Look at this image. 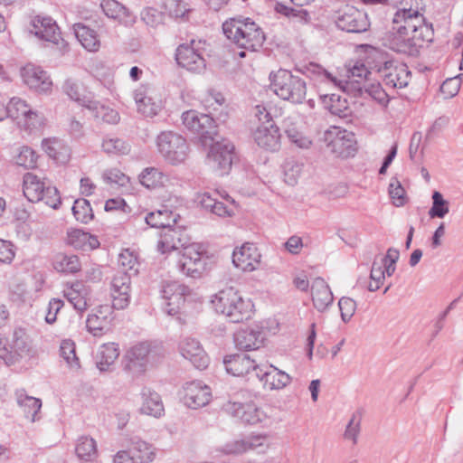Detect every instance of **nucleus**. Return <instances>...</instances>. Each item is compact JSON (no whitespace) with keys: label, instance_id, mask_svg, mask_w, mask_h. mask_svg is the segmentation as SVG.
Instances as JSON below:
<instances>
[{"label":"nucleus","instance_id":"obj_13","mask_svg":"<svg viewBox=\"0 0 463 463\" xmlns=\"http://www.w3.org/2000/svg\"><path fill=\"white\" fill-rule=\"evenodd\" d=\"M133 96L137 112L144 117L153 118L163 109L162 99L149 85H140L134 90Z\"/></svg>","mask_w":463,"mask_h":463},{"label":"nucleus","instance_id":"obj_11","mask_svg":"<svg viewBox=\"0 0 463 463\" xmlns=\"http://www.w3.org/2000/svg\"><path fill=\"white\" fill-rule=\"evenodd\" d=\"M156 350L148 343H139L131 347L124 356L125 370L139 374L145 372L147 364L156 361Z\"/></svg>","mask_w":463,"mask_h":463},{"label":"nucleus","instance_id":"obj_48","mask_svg":"<svg viewBox=\"0 0 463 463\" xmlns=\"http://www.w3.org/2000/svg\"><path fill=\"white\" fill-rule=\"evenodd\" d=\"M101 148L104 153L109 156L127 155L130 151V146L126 141L111 136H107L103 138Z\"/></svg>","mask_w":463,"mask_h":463},{"label":"nucleus","instance_id":"obj_14","mask_svg":"<svg viewBox=\"0 0 463 463\" xmlns=\"http://www.w3.org/2000/svg\"><path fill=\"white\" fill-rule=\"evenodd\" d=\"M371 74L363 62L356 61L347 69L345 79L337 78L336 87L354 96H361L364 84L370 80Z\"/></svg>","mask_w":463,"mask_h":463},{"label":"nucleus","instance_id":"obj_49","mask_svg":"<svg viewBox=\"0 0 463 463\" xmlns=\"http://www.w3.org/2000/svg\"><path fill=\"white\" fill-rule=\"evenodd\" d=\"M64 92L70 99L75 100L81 106L86 108V103L91 100V98L85 94V90L82 84L79 81L68 79L63 84Z\"/></svg>","mask_w":463,"mask_h":463},{"label":"nucleus","instance_id":"obj_24","mask_svg":"<svg viewBox=\"0 0 463 463\" xmlns=\"http://www.w3.org/2000/svg\"><path fill=\"white\" fill-rule=\"evenodd\" d=\"M179 351L195 368L203 370L208 366L209 358L198 340L192 337L184 338L179 344Z\"/></svg>","mask_w":463,"mask_h":463},{"label":"nucleus","instance_id":"obj_19","mask_svg":"<svg viewBox=\"0 0 463 463\" xmlns=\"http://www.w3.org/2000/svg\"><path fill=\"white\" fill-rule=\"evenodd\" d=\"M261 254L253 243L246 242L234 249L232 263L242 271L250 272L260 267Z\"/></svg>","mask_w":463,"mask_h":463},{"label":"nucleus","instance_id":"obj_26","mask_svg":"<svg viewBox=\"0 0 463 463\" xmlns=\"http://www.w3.org/2000/svg\"><path fill=\"white\" fill-rule=\"evenodd\" d=\"M225 411L247 424H257L265 418V413L254 403L228 402Z\"/></svg>","mask_w":463,"mask_h":463},{"label":"nucleus","instance_id":"obj_33","mask_svg":"<svg viewBox=\"0 0 463 463\" xmlns=\"http://www.w3.org/2000/svg\"><path fill=\"white\" fill-rule=\"evenodd\" d=\"M14 397L17 405L22 409L25 418L29 419L32 422L40 419L38 416L42 408V401L40 399L28 395L23 388L15 391Z\"/></svg>","mask_w":463,"mask_h":463},{"label":"nucleus","instance_id":"obj_51","mask_svg":"<svg viewBox=\"0 0 463 463\" xmlns=\"http://www.w3.org/2000/svg\"><path fill=\"white\" fill-rule=\"evenodd\" d=\"M60 354L72 370L80 368V359L76 355L75 344L71 339H64L60 345Z\"/></svg>","mask_w":463,"mask_h":463},{"label":"nucleus","instance_id":"obj_40","mask_svg":"<svg viewBox=\"0 0 463 463\" xmlns=\"http://www.w3.org/2000/svg\"><path fill=\"white\" fill-rule=\"evenodd\" d=\"M75 36L81 45L89 52H97L100 46V42L97 33L82 24H76L74 25Z\"/></svg>","mask_w":463,"mask_h":463},{"label":"nucleus","instance_id":"obj_4","mask_svg":"<svg viewBox=\"0 0 463 463\" xmlns=\"http://www.w3.org/2000/svg\"><path fill=\"white\" fill-rule=\"evenodd\" d=\"M270 87L277 96L284 100L300 104L306 99L307 84L299 76L287 70H279L269 74Z\"/></svg>","mask_w":463,"mask_h":463},{"label":"nucleus","instance_id":"obj_9","mask_svg":"<svg viewBox=\"0 0 463 463\" xmlns=\"http://www.w3.org/2000/svg\"><path fill=\"white\" fill-rule=\"evenodd\" d=\"M324 141L330 153L335 156L346 158L356 151L353 132L333 126L324 133Z\"/></svg>","mask_w":463,"mask_h":463},{"label":"nucleus","instance_id":"obj_28","mask_svg":"<svg viewBox=\"0 0 463 463\" xmlns=\"http://www.w3.org/2000/svg\"><path fill=\"white\" fill-rule=\"evenodd\" d=\"M257 379L263 383L264 387L269 390L283 389L291 381L290 376L284 371L273 365L267 366L265 364H261V371L260 373L257 374Z\"/></svg>","mask_w":463,"mask_h":463},{"label":"nucleus","instance_id":"obj_20","mask_svg":"<svg viewBox=\"0 0 463 463\" xmlns=\"http://www.w3.org/2000/svg\"><path fill=\"white\" fill-rule=\"evenodd\" d=\"M131 274L117 271L111 282L112 307L124 309L129 305Z\"/></svg>","mask_w":463,"mask_h":463},{"label":"nucleus","instance_id":"obj_12","mask_svg":"<svg viewBox=\"0 0 463 463\" xmlns=\"http://www.w3.org/2000/svg\"><path fill=\"white\" fill-rule=\"evenodd\" d=\"M208 146H210V150L207 157L211 166L221 174L228 173L232 168L234 156L233 144L230 140L222 138L220 141L212 142Z\"/></svg>","mask_w":463,"mask_h":463},{"label":"nucleus","instance_id":"obj_32","mask_svg":"<svg viewBox=\"0 0 463 463\" xmlns=\"http://www.w3.org/2000/svg\"><path fill=\"white\" fill-rule=\"evenodd\" d=\"M90 289L81 281H76L63 290L64 298L80 313L88 308Z\"/></svg>","mask_w":463,"mask_h":463},{"label":"nucleus","instance_id":"obj_31","mask_svg":"<svg viewBox=\"0 0 463 463\" xmlns=\"http://www.w3.org/2000/svg\"><path fill=\"white\" fill-rule=\"evenodd\" d=\"M264 341V334L259 328H242L234 334L235 346L240 350L259 349Z\"/></svg>","mask_w":463,"mask_h":463},{"label":"nucleus","instance_id":"obj_27","mask_svg":"<svg viewBox=\"0 0 463 463\" xmlns=\"http://www.w3.org/2000/svg\"><path fill=\"white\" fill-rule=\"evenodd\" d=\"M30 32L39 39L58 43L61 33L55 22L50 17L35 16L31 23Z\"/></svg>","mask_w":463,"mask_h":463},{"label":"nucleus","instance_id":"obj_23","mask_svg":"<svg viewBox=\"0 0 463 463\" xmlns=\"http://www.w3.org/2000/svg\"><path fill=\"white\" fill-rule=\"evenodd\" d=\"M255 143L261 148L275 152L280 147L279 128L274 122L259 125L253 132Z\"/></svg>","mask_w":463,"mask_h":463},{"label":"nucleus","instance_id":"obj_6","mask_svg":"<svg viewBox=\"0 0 463 463\" xmlns=\"http://www.w3.org/2000/svg\"><path fill=\"white\" fill-rule=\"evenodd\" d=\"M156 146L162 157L170 165H180L188 157V144L184 137L175 132H161L156 137Z\"/></svg>","mask_w":463,"mask_h":463},{"label":"nucleus","instance_id":"obj_45","mask_svg":"<svg viewBox=\"0 0 463 463\" xmlns=\"http://www.w3.org/2000/svg\"><path fill=\"white\" fill-rule=\"evenodd\" d=\"M52 265L58 272L76 273L80 269V262L76 255L61 252L53 257Z\"/></svg>","mask_w":463,"mask_h":463},{"label":"nucleus","instance_id":"obj_42","mask_svg":"<svg viewBox=\"0 0 463 463\" xmlns=\"http://www.w3.org/2000/svg\"><path fill=\"white\" fill-rule=\"evenodd\" d=\"M31 339L23 328H15L12 334L9 345L14 355L24 356L31 350Z\"/></svg>","mask_w":463,"mask_h":463},{"label":"nucleus","instance_id":"obj_38","mask_svg":"<svg viewBox=\"0 0 463 463\" xmlns=\"http://www.w3.org/2000/svg\"><path fill=\"white\" fill-rule=\"evenodd\" d=\"M142 399L143 402L140 408L142 413L156 418H159L164 413V405L157 392L150 389H144L142 391Z\"/></svg>","mask_w":463,"mask_h":463},{"label":"nucleus","instance_id":"obj_15","mask_svg":"<svg viewBox=\"0 0 463 463\" xmlns=\"http://www.w3.org/2000/svg\"><path fill=\"white\" fill-rule=\"evenodd\" d=\"M203 250L198 244H190L184 248L177 261L178 270L191 278H198L204 270L205 262L203 260Z\"/></svg>","mask_w":463,"mask_h":463},{"label":"nucleus","instance_id":"obj_17","mask_svg":"<svg viewBox=\"0 0 463 463\" xmlns=\"http://www.w3.org/2000/svg\"><path fill=\"white\" fill-rule=\"evenodd\" d=\"M161 293L165 300V312L173 316L178 313L186 298L191 295V289L178 281H169L163 285Z\"/></svg>","mask_w":463,"mask_h":463},{"label":"nucleus","instance_id":"obj_16","mask_svg":"<svg viewBox=\"0 0 463 463\" xmlns=\"http://www.w3.org/2000/svg\"><path fill=\"white\" fill-rule=\"evenodd\" d=\"M223 364L228 373L238 377L257 378L261 371V364L246 354L227 355L223 359Z\"/></svg>","mask_w":463,"mask_h":463},{"label":"nucleus","instance_id":"obj_58","mask_svg":"<svg viewBox=\"0 0 463 463\" xmlns=\"http://www.w3.org/2000/svg\"><path fill=\"white\" fill-rule=\"evenodd\" d=\"M44 125V118L42 114L37 111H33L30 109V112L26 114L24 118L18 125L20 128L33 131L40 129Z\"/></svg>","mask_w":463,"mask_h":463},{"label":"nucleus","instance_id":"obj_41","mask_svg":"<svg viewBox=\"0 0 463 463\" xmlns=\"http://www.w3.org/2000/svg\"><path fill=\"white\" fill-rule=\"evenodd\" d=\"M178 217L173 212L164 209L149 213L146 216L145 221L151 227L165 230L170 225L176 224Z\"/></svg>","mask_w":463,"mask_h":463},{"label":"nucleus","instance_id":"obj_2","mask_svg":"<svg viewBox=\"0 0 463 463\" xmlns=\"http://www.w3.org/2000/svg\"><path fill=\"white\" fill-rule=\"evenodd\" d=\"M222 31L238 47L251 52L260 48L265 41L260 27L250 18H231L223 23Z\"/></svg>","mask_w":463,"mask_h":463},{"label":"nucleus","instance_id":"obj_64","mask_svg":"<svg viewBox=\"0 0 463 463\" xmlns=\"http://www.w3.org/2000/svg\"><path fill=\"white\" fill-rule=\"evenodd\" d=\"M338 307L342 320L345 323L350 321L356 310V302L351 298L343 297L338 301Z\"/></svg>","mask_w":463,"mask_h":463},{"label":"nucleus","instance_id":"obj_55","mask_svg":"<svg viewBox=\"0 0 463 463\" xmlns=\"http://www.w3.org/2000/svg\"><path fill=\"white\" fill-rule=\"evenodd\" d=\"M321 99H323V102L326 104V108L329 109V111L336 116L339 117H345L347 110L346 101H341V99L339 96L335 94H332L331 96L324 95L320 96Z\"/></svg>","mask_w":463,"mask_h":463},{"label":"nucleus","instance_id":"obj_61","mask_svg":"<svg viewBox=\"0 0 463 463\" xmlns=\"http://www.w3.org/2000/svg\"><path fill=\"white\" fill-rule=\"evenodd\" d=\"M368 93L373 99L382 105L389 101L388 95L379 82H370V80L364 84L363 92Z\"/></svg>","mask_w":463,"mask_h":463},{"label":"nucleus","instance_id":"obj_60","mask_svg":"<svg viewBox=\"0 0 463 463\" xmlns=\"http://www.w3.org/2000/svg\"><path fill=\"white\" fill-rule=\"evenodd\" d=\"M140 17L147 26L156 28L164 23L165 14L153 7H146L140 13Z\"/></svg>","mask_w":463,"mask_h":463},{"label":"nucleus","instance_id":"obj_62","mask_svg":"<svg viewBox=\"0 0 463 463\" xmlns=\"http://www.w3.org/2000/svg\"><path fill=\"white\" fill-rule=\"evenodd\" d=\"M285 182L295 185L302 171V165L295 160H287L283 165Z\"/></svg>","mask_w":463,"mask_h":463},{"label":"nucleus","instance_id":"obj_5","mask_svg":"<svg viewBox=\"0 0 463 463\" xmlns=\"http://www.w3.org/2000/svg\"><path fill=\"white\" fill-rule=\"evenodd\" d=\"M37 176L33 173H26L23 178L24 195L32 203L43 201L52 209H58L61 203L58 189Z\"/></svg>","mask_w":463,"mask_h":463},{"label":"nucleus","instance_id":"obj_35","mask_svg":"<svg viewBox=\"0 0 463 463\" xmlns=\"http://www.w3.org/2000/svg\"><path fill=\"white\" fill-rule=\"evenodd\" d=\"M266 441L267 439L265 437H250L246 439L236 440L226 444L223 450L227 454H241L248 450H258V452H263L267 448Z\"/></svg>","mask_w":463,"mask_h":463},{"label":"nucleus","instance_id":"obj_34","mask_svg":"<svg viewBox=\"0 0 463 463\" xmlns=\"http://www.w3.org/2000/svg\"><path fill=\"white\" fill-rule=\"evenodd\" d=\"M194 202L205 211L219 217H230L233 215V210L225 203L213 198L209 193H199Z\"/></svg>","mask_w":463,"mask_h":463},{"label":"nucleus","instance_id":"obj_18","mask_svg":"<svg viewBox=\"0 0 463 463\" xmlns=\"http://www.w3.org/2000/svg\"><path fill=\"white\" fill-rule=\"evenodd\" d=\"M376 72L384 84L391 88H403L408 85L411 72L404 64L385 61L378 66Z\"/></svg>","mask_w":463,"mask_h":463},{"label":"nucleus","instance_id":"obj_30","mask_svg":"<svg viewBox=\"0 0 463 463\" xmlns=\"http://www.w3.org/2000/svg\"><path fill=\"white\" fill-rule=\"evenodd\" d=\"M100 7L106 16L125 26H133L137 22L136 15L116 0H103Z\"/></svg>","mask_w":463,"mask_h":463},{"label":"nucleus","instance_id":"obj_44","mask_svg":"<svg viewBox=\"0 0 463 463\" xmlns=\"http://www.w3.org/2000/svg\"><path fill=\"white\" fill-rule=\"evenodd\" d=\"M110 310L109 307H100L97 313L90 314L86 321L88 331L93 335H100L108 326L106 313Z\"/></svg>","mask_w":463,"mask_h":463},{"label":"nucleus","instance_id":"obj_8","mask_svg":"<svg viewBox=\"0 0 463 463\" xmlns=\"http://www.w3.org/2000/svg\"><path fill=\"white\" fill-rule=\"evenodd\" d=\"M338 29L351 33H362L369 30L371 23L367 14L354 5H345L335 12Z\"/></svg>","mask_w":463,"mask_h":463},{"label":"nucleus","instance_id":"obj_52","mask_svg":"<svg viewBox=\"0 0 463 463\" xmlns=\"http://www.w3.org/2000/svg\"><path fill=\"white\" fill-rule=\"evenodd\" d=\"M285 132L288 139L299 148H308L312 141L301 132L292 127V121L290 118L284 119Z\"/></svg>","mask_w":463,"mask_h":463},{"label":"nucleus","instance_id":"obj_63","mask_svg":"<svg viewBox=\"0 0 463 463\" xmlns=\"http://www.w3.org/2000/svg\"><path fill=\"white\" fill-rule=\"evenodd\" d=\"M461 81L459 77L447 79L440 86L439 92L444 99L455 97L460 89Z\"/></svg>","mask_w":463,"mask_h":463},{"label":"nucleus","instance_id":"obj_39","mask_svg":"<svg viewBox=\"0 0 463 463\" xmlns=\"http://www.w3.org/2000/svg\"><path fill=\"white\" fill-rule=\"evenodd\" d=\"M78 458L84 462H95L99 457L97 442L89 436L80 437L75 445Z\"/></svg>","mask_w":463,"mask_h":463},{"label":"nucleus","instance_id":"obj_25","mask_svg":"<svg viewBox=\"0 0 463 463\" xmlns=\"http://www.w3.org/2000/svg\"><path fill=\"white\" fill-rule=\"evenodd\" d=\"M184 402L191 409L205 406L211 400L210 388L202 382L187 383L184 387Z\"/></svg>","mask_w":463,"mask_h":463},{"label":"nucleus","instance_id":"obj_43","mask_svg":"<svg viewBox=\"0 0 463 463\" xmlns=\"http://www.w3.org/2000/svg\"><path fill=\"white\" fill-rule=\"evenodd\" d=\"M119 355L118 345L108 343L102 345L97 353V366L100 371H106L113 364Z\"/></svg>","mask_w":463,"mask_h":463},{"label":"nucleus","instance_id":"obj_56","mask_svg":"<svg viewBox=\"0 0 463 463\" xmlns=\"http://www.w3.org/2000/svg\"><path fill=\"white\" fill-rule=\"evenodd\" d=\"M362 412L356 411L353 413L344 433L345 439L352 440L353 444L357 443V438L361 430Z\"/></svg>","mask_w":463,"mask_h":463},{"label":"nucleus","instance_id":"obj_1","mask_svg":"<svg viewBox=\"0 0 463 463\" xmlns=\"http://www.w3.org/2000/svg\"><path fill=\"white\" fill-rule=\"evenodd\" d=\"M433 35L432 24L426 23L421 12L397 10L384 41L385 45L394 52L414 56L420 48L432 42Z\"/></svg>","mask_w":463,"mask_h":463},{"label":"nucleus","instance_id":"obj_54","mask_svg":"<svg viewBox=\"0 0 463 463\" xmlns=\"http://www.w3.org/2000/svg\"><path fill=\"white\" fill-rule=\"evenodd\" d=\"M118 272H128L131 275L137 273L138 262L137 257L129 250H124L118 255Z\"/></svg>","mask_w":463,"mask_h":463},{"label":"nucleus","instance_id":"obj_22","mask_svg":"<svg viewBox=\"0 0 463 463\" xmlns=\"http://www.w3.org/2000/svg\"><path fill=\"white\" fill-rule=\"evenodd\" d=\"M188 241V236L182 226L172 224L165 230H162L157 242V250L161 253H166L180 247L184 248Z\"/></svg>","mask_w":463,"mask_h":463},{"label":"nucleus","instance_id":"obj_36","mask_svg":"<svg viewBox=\"0 0 463 463\" xmlns=\"http://www.w3.org/2000/svg\"><path fill=\"white\" fill-rule=\"evenodd\" d=\"M129 452L137 463H149L156 458L155 448L137 437L131 439Z\"/></svg>","mask_w":463,"mask_h":463},{"label":"nucleus","instance_id":"obj_46","mask_svg":"<svg viewBox=\"0 0 463 463\" xmlns=\"http://www.w3.org/2000/svg\"><path fill=\"white\" fill-rule=\"evenodd\" d=\"M277 13L286 16L290 21L300 24H307L310 22L309 13L302 6L292 7L280 3L276 5Z\"/></svg>","mask_w":463,"mask_h":463},{"label":"nucleus","instance_id":"obj_47","mask_svg":"<svg viewBox=\"0 0 463 463\" xmlns=\"http://www.w3.org/2000/svg\"><path fill=\"white\" fill-rule=\"evenodd\" d=\"M142 185L147 188L162 186L168 181V176L156 167H146L139 175Z\"/></svg>","mask_w":463,"mask_h":463},{"label":"nucleus","instance_id":"obj_10","mask_svg":"<svg viewBox=\"0 0 463 463\" xmlns=\"http://www.w3.org/2000/svg\"><path fill=\"white\" fill-rule=\"evenodd\" d=\"M205 42L192 40L189 44H181L176 49L175 60L178 65L193 72H201L206 63L203 56Z\"/></svg>","mask_w":463,"mask_h":463},{"label":"nucleus","instance_id":"obj_7","mask_svg":"<svg viewBox=\"0 0 463 463\" xmlns=\"http://www.w3.org/2000/svg\"><path fill=\"white\" fill-rule=\"evenodd\" d=\"M183 124L187 129L198 136L201 144L208 146L217 137V126L208 114L196 110H187L182 115Z\"/></svg>","mask_w":463,"mask_h":463},{"label":"nucleus","instance_id":"obj_50","mask_svg":"<svg viewBox=\"0 0 463 463\" xmlns=\"http://www.w3.org/2000/svg\"><path fill=\"white\" fill-rule=\"evenodd\" d=\"M6 118H10L16 121L17 125L24 118L26 114L30 112L28 104L20 98H12L5 107Z\"/></svg>","mask_w":463,"mask_h":463},{"label":"nucleus","instance_id":"obj_59","mask_svg":"<svg viewBox=\"0 0 463 463\" xmlns=\"http://www.w3.org/2000/svg\"><path fill=\"white\" fill-rule=\"evenodd\" d=\"M309 76L325 82H330L336 87L337 77L327 71L322 66L317 63H310L307 67Z\"/></svg>","mask_w":463,"mask_h":463},{"label":"nucleus","instance_id":"obj_3","mask_svg":"<svg viewBox=\"0 0 463 463\" xmlns=\"http://www.w3.org/2000/svg\"><path fill=\"white\" fill-rule=\"evenodd\" d=\"M217 313L225 316L232 323H241L250 317L253 304L230 287L219 291L212 300Z\"/></svg>","mask_w":463,"mask_h":463},{"label":"nucleus","instance_id":"obj_21","mask_svg":"<svg viewBox=\"0 0 463 463\" xmlns=\"http://www.w3.org/2000/svg\"><path fill=\"white\" fill-rule=\"evenodd\" d=\"M21 75L24 82L36 92L48 93L51 91L52 81L41 67L27 64L22 69Z\"/></svg>","mask_w":463,"mask_h":463},{"label":"nucleus","instance_id":"obj_29","mask_svg":"<svg viewBox=\"0 0 463 463\" xmlns=\"http://www.w3.org/2000/svg\"><path fill=\"white\" fill-rule=\"evenodd\" d=\"M312 302L318 312H325L334 301L333 293L324 279L317 277L311 284Z\"/></svg>","mask_w":463,"mask_h":463},{"label":"nucleus","instance_id":"obj_57","mask_svg":"<svg viewBox=\"0 0 463 463\" xmlns=\"http://www.w3.org/2000/svg\"><path fill=\"white\" fill-rule=\"evenodd\" d=\"M36 153L29 146H22L14 156L15 164L24 168H33L36 165Z\"/></svg>","mask_w":463,"mask_h":463},{"label":"nucleus","instance_id":"obj_37","mask_svg":"<svg viewBox=\"0 0 463 463\" xmlns=\"http://www.w3.org/2000/svg\"><path fill=\"white\" fill-rule=\"evenodd\" d=\"M86 109L92 113L96 119L104 123L117 124L119 122L120 117L118 112L98 100L91 99L89 103H86Z\"/></svg>","mask_w":463,"mask_h":463},{"label":"nucleus","instance_id":"obj_53","mask_svg":"<svg viewBox=\"0 0 463 463\" xmlns=\"http://www.w3.org/2000/svg\"><path fill=\"white\" fill-rule=\"evenodd\" d=\"M71 210L76 220L82 223H88L94 217L90 202L84 198L75 200Z\"/></svg>","mask_w":463,"mask_h":463}]
</instances>
